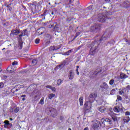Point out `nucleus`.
<instances>
[{
    "label": "nucleus",
    "instance_id": "2",
    "mask_svg": "<svg viewBox=\"0 0 130 130\" xmlns=\"http://www.w3.org/2000/svg\"><path fill=\"white\" fill-rule=\"evenodd\" d=\"M93 102L88 101L84 104V112L85 113H89L92 108V103Z\"/></svg>",
    "mask_w": 130,
    "mask_h": 130
},
{
    "label": "nucleus",
    "instance_id": "29",
    "mask_svg": "<svg viewBox=\"0 0 130 130\" xmlns=\"http://www.w3.org/2000/svg\"><path fill=\"white\" fill-rule=\"evenodd\" d=\"M45 39V40L49 41V40H50V39H51V36L49 34H47L46 35Z\"/></svg>",
    "mask_w": 130,
    "mask_h": 130
},
{
    "label": "nucleus",
    "instance_id": "48",
    "mask_svg": "<svg viewBox=\"0 0 130 130\" xmlns=\"http://www.w3.org/2000/svg\"><path fill=\"white\" fill-rule=\"evenodd\" d=\"M17 64H18V62H17L16 61H14L12 63V66H17Z\"/></svg>",
    "mask_w": 130,
    "mask_h": 130
},
{
    "label": "nucleus",
    "instance_id": "62",
    "mask_svg": "<svg viewBox=\"0 0 130 130\" xmlns=\"http://www.w3.org/2000/svg\"><path fill=\"white\" fill-rule=\"evenodd\" d=\"M10 120H11V121L13 120V118H10Z\"/></svg>",
    "mask_w": 130,
    "mask_h": 130
},
{
    "label": "nucleus",
    "instance_id": "43",
    "mask_svg": "<svg viewBox=\"0 0 130 130\" xmlns=\"http://www.w3.org/2000/svg\"><path fill=\"white\" fill-rule=\"evenodd\" d=\"M114 83V80L113 79H111L109 82L110 85H113Z\"/></svg>",
    "mask_w": 130,
    "mask_h": 130
},
{
    "label": "nucleus",
    "instance_id": "17",
    "mask_svg": "<svg viewBox=\"0 0 130 130\" xmlns=\"http://www.w3.org/2000/svg\"><path fill=\"white\" fill-rule=\"evenodd\" d=\"M102 72V69H96V71L94 72L93 71H91L89 73V74L90 75H95L96 76L97 74H100V73H101Z\"/></svg>",
    "mask_w": 130,
    "mask_h": 130
},
{
    "label": "nucleus",
    "instance_id": "50",
    "mask_svg": "<svg viewBox=\"0 0 130 130\" xmlns=\"http://www.w3.org/2000/svg\"><path fill=\"white\" fill-rule=\"evenodd\" d=\"M46 88H48V89H50L51 90L52 88V87L50 85H47L46 86Z\"/></svg>",
    "mask_w": 130,
    "mask_h": 130
},
{
    "label": "nucleus",
    "instance_id": "15",
    "mask_svg": "<svg viewBox=\"0 0 130 130\" xmlns=\"http://www.w3.org/2000/svg\"><path fill=\"white\" fill-rule=\"evenodd\" d=\"M18 48L19 49L23 48V40L21 38H18Z\"/></svg>",
    "mask_w": 130,
    "mask_h": 130
},
{
    "label": "nucleus",
    "instance_id": "47",
    "mask_svg": "<svg viewBox=\"0 0 130 130\" xmlns=\"http://www.w3.org/2000/svg\"><path fill=\"white\" fill-rule=\"evenodd\" d=\"M40 41V39H37L35 40V43H36V44H38V43H39V42Z\"/></svg>",
    "mask_w": 130,
    "mask_h": 130
},
{
    "label": "nucleus",
    "instance_id": "37",
    "mask_svg": "<svg viewBox=\"0 0 130 130\" xmlns=\"http://www.w3.org/2000/svg\"><path fill=\"white\" fill-rule=\"evenodd\" d=\"M121 100H122V98H121V96H120V95H117V100H116V102H118V101H120Z\"/></svg>",
    "mask_w": 130,
    "mask_h": 130
},
{
    "label": "nucleus",
    "instance_id": "26",
    "mask_svg": "<svg viewBox=\"0 0 130 130\" xmlns=\"http://www.w3.org/2000/svg\"><path fill=\"white\" fill-rule=\"evenodd\" d=\"M57 49H59V47L54 46L53 47H50V50H57Z\"/></svg>",
    "mask_w": 130,
    "mask_h": 130
},
{
    "label": "nucleus",
    "instance_id": "49",
    "mask_svg": "<svg viewBox=\"0 0 130 130\" xmlns=\"http://www.w3.org/2000/svg\"><path fill=\"white\" fill-rule=\"evenodd\" d=\"M53 92H55L56 91V88L55 87H52V89H51Z\"/></svg>",
    "mask_w": 130,
    "mask_h": 130
},
{
    "label": "nucleus",
    "instance_id": "6",
    "mask_svg": "<svg viewBox=\"0 0 130 130\" xmlns=\"http://www.w3.org/2000/svg\"><path fill=\"white\" fill-rule=\"evenodd\" d=\"M97 97V94L95 93H91L88 98V100L90 102H94L95 98Z\"/></svg>",
    "mask_w": 130,
    "mask_h": 130
},
{
    "label": "nucleus",
    "instance_id": "46",
    "mask_svg": "<svg viewBox=\"0 0 130 130\" xmlns=\"http://www.w3.org/2000/svg\"><path fill=\"white\" fill-rule=\"evenodd\" d=\"M87 9V10H93V5L89 6Z\"/></svg>",
    "mask_w": 130,
    "mask_h": 130
},
{
    "label": "nucleus",
    "instance_id": "32",
    "mask_svg": "<svg viewBox=\"0 0 130 130\" xmlns=\"http://www.w3.org/2000/svg\"><path fill=\"white\" fill-rule=\"evenodd\" d=\"M104 121L106 122H109V124H112V121L109 118H106Z\"/></svg>",
    "mask_w": 130,
    "mask_h": 130
},
{
    "label": "nucleus",
    "instance_id": "52",
    "mask_svg": "<svg viewBox=\"0 0 130 130\" xmlns=\"http://www.w3.org/2000/svg\"><path fill=\"white\" fill-rule=\"evenodd\" d=\"M76 72L77 73V75H80V73L79 72V70L78 69H76Z\"/></svg>",
    "mask_w": 130,
    "mask_h": 130
},
{
    "label": "nucleus",
    "instance_id": "38",
    "mask_svg": "<svg viewBox=\"0 0 130 130\" xmlns=\"http://www.w3.org/2000/svg\"><path fill=\"white\" fill-rule=\"evenodd\" d=\"M40 104H42V105H43L44 104V98H42L40 101Z\"/></svg>",
    "mask_w": 130,
    "mask_h": 130
},
{
    "label": "nucleus",
    "instance_id": "63",
    "mask_svg": "<svg viewBox=\"0 0 130 130\" xmlns=\"http://www.w3.org/2000/svg\"><path fill=\"white\" fill-rule=\"evenodd\" d=\"M76 68H77V69H78L79 68V67L77 66L76 67Z\"/></svg>",
    "mask_w": 130,
    "mask_h": 130
},
{
    "label": "nucleus",
    "instance_id": "1",
    "mask_svg": "<svg viewBox=\"0 0 130 130\" xmlns=\"http://www.w3.org/2000/svg\"><path fill=\"white\" fill-rule=\"evenodd\" d=\"M108 19L107 16L106 15V12L105 11H103L102 13L98 14V21H99V22L104 23Z\"/></svg>",
    "mask_w": 130,
    "mask_h": 130
},
{
    "label": "nucleus",
    "instance_id": "22",
    "mask_svg": "<svg viewBox=\"0 0 130 130\" xmlns=\"http://www.w3.org/2000/svg\"><path fill=\"white\" fill-rule=\"evenodd\" d=\"M120 79H126V78H128V76L124 73H121L120 74Z\"/></svg>",
    "mask_w": 130,
    "mask_h": 130
},
{
    "label": "nucleus",
    "instance_id": "14",
    "mask_svg": "<svg viewBox=\"0 0 130 130\" xmlns=\"http://www.w3.org/2000/svg\"><path fill=\"white\" fill-rule=\"evenodd\" d=\"M23 32H21V35H19L18 38H22L23 36H28V31H27V29H24Z\"/></svg>",
    "mask_w": 130,
    "mask_h": 130
},
{
    "label": "nucleus",
    "instance_id": "3",
    "mask_svg": "<svg viewBox=\"0 0 130 130\" xmlns=\"http://www.w3.org/2000/svg\"><path fill=\"white\" fill-rule=\"evenodd\" d=\"M110 35H111V34L106 31L101 37V38L100 39H99V40H97V41H100L101 43H103V42L105 41V40H106L107 38H109L110 37Z\"/></svg>",
    "mask_w": 130,
    "mask_h": 130
},
{
    "label": "nucleus",
    "instance_id": "54",
    "mask_svg": "<svg viewBox=\"0 0 130 130\" xmlns=\"http://www.w3.org/2000/svg\"><path fill=\"white\" fill-rule=\"evenodd\" d=\"M10 112H13L14 111V108H11L10 109Z\"/></svg>",
    "mask_w": 130,
    "mask_h": 130
},
{
    "label": "nucleus",
    "instance_id": "35",
    "mask_svg": "<svg viewBox=\"0 0 130 130\" xmlns=\"http://www.w3.org/2000/svg\"><path fill=\"white\" fill-rule=\"evenodd\" d=\"M31 63L32 66H35L37 64V59H33L31 61Z\"/></svg>",
    "mask_w": 130,
    "mask_h": 130
},
{
    "label": "nucleus",
    "instance_id": "30",
    "mask_svg": "<svg viewBox=\"0 0 130 130\" xmlns=\"http://www.w3.org/2000/svg\"><path fill=\"white\" fill-rule=\"evenodd\" d=\"M54 97H55V94H53V93H50L48 95V98L49 99H50V100H51V99H52V98H54Z\"/></svg>",
    "mask_w": 130,
    "mask_h": 130
},
{
    "label": "nucleus",
    "instance_id": "64",
    "mask_svg": "<svg viewBox=\"0 0 130 130\" xmlns=\"http://www.w3.org/2000/svg\"><path fill=\"white\" fill-rule=\"evenodd\" d=\"M5 49H6V48H4L3 49V50H5Z\"/></svg>",
    "mask_w": 130,
    "mask_h": 130
},
{
    "label": "nucleus",
    "instance_id": "11",
    "mask_svg": "<svg viewBox=\"0 0 130 130\" xmlns=\"http://www.w3.org/2000/svg\"><path fill=\"white\" fill-rule=\"evenodd\" d=\"M4 123H5L4 127L5 128H7L8 126L10 127H12L13 126V124H12V123H10L9 120H5Z\"/></svg>",
    "mask_w": 130,
    "mask_h": 130
},
{
    "label": "nucleus",
    "instance_id": "16",
    "mask_svg": "<svg viewBox=\"0 0 130 130\" xmlns=\"http://www.w3.org/2000/svg\"><path fill=\"white\" fill-rule=\"evenodd\" d=\"M96 50H97V47L95 46L94 47H91V49H90V54L93 55L95 54V52H96Z\"/></svg>",
    "mask_w": 130,
    "mask_h": 130
},
{
    "label": "nucleus",
    "instance_id": "57",
    "mask_svg": "<svg viewBox=\"0 0 130 130\" xmlns=\"http://www.w3.org/2000/svg\"><path fill=\"white\" fill-rule=\"evenodd\" d=\"M25 100H26V99H25V98H22V101H25Z\"/></svg>",
    "mask_w": 130,
    "mask_h": 130
},
{
    "label": "nucleus",
    "instance_id": "7",
    "mask_svg": "<svg viewBox=\"0 0 130 130\" xmlns=\"http://www.w3.org/2000/svg\"><path fill=\"white\" fill-rule=\"evenodd\" d=\"M21 33V30L20 29H12L11 31L10 35L12 36H17Z\"/></svg>",
    "mask_w": 130,
    "mask_h": 130
},
{
    "label": "nucleus",
    "instance_id": "5",
    "mask_svg": "<svg viewBox=\"0 0 130 130\" xmlns=\"http://www.w3.org/2000/svg\"><path fill=\"white\" fill-rule=\"evenodd\" d=\"M49 115L54 118L57 116V111L54 108H51L49 111Z\"/></svg>",
    "mask_w": 130,
    "mask_h": 130
},
{
    "label": "nucleus",
    "instance_id": "42",
    "mask_svg": "<svg viewBox=\"0 0 130 130\" xmlns=\"http://www.w3.org/2000/svg\"><path fill=\"white\" fill-rule=\"evenodd\" d=\"M18 91V89H16V88H13L11 89V92L12 93H15V92H17Z\"/></svg>",
    "mask_w": 130,
    "mask_h": 130
},
{
    "label": "nucleus",
    "instance_id": "51",
    "mask_svg": "<svg viewBox=\"0 0 130 130\" xmlns=\"http://www.w3.org/2000/svg\"><path fill=\"white\" fill-rule=\"evenodd\" d=\"M125 115H130V112L128 111H127L125 113Z\"/></svg>",
    "mask_w": 130,
    "mask_h": 130
},
{
    "label": "nucleus",
    "instance_id": "53",
    "mask_svg": "<svg viewBox=\"0 0 130 130\" xmlns=\"http://www.w3.org/2000/svg\"><path fill=\"white\" fill-rule=\"evenodd\" d=\"M46 13V11H45L43 14H41L42 17H44V16H45Z\"/></svg>",
    "mask_w": 130,
    "mask_h": 130
},
{
    "label": "nucleus",
    "instance_id": "13",
    "mask_svg": "<svg viewBox=\"0 0 130 130\" xmlns=\"http://www.w3.org/2000/svg\"><path fill=\"white\" fill-rule=\"evenodd\" d=\"M100 88L101 89H103V90H105L106 91H107L108 90V88L109 87L108 86V85H107V83L106 82H104L103 85H100Z\"/></svg>",
    "mask_w": 130,
    "mask_h": 130
},
{
    "label": "nucleus",
    "instance_id": "34",
    "mask_svg": "<svg viewBox=\"0 0 130 130\" xmlns=\"http://www.w3.org/2000/svg\"><path fill=\"white\" fill-rule=\"evenodd\" d=\"M73 52V49L70 50L69 51L64 53V55H70V53Z\"/></svg>",
    "mask_w": 130,
    "mask_h": 130
},
{
    "label": "nucleus",
    "instance_id": "59",
    "mask_svg": "<svg viewBox=\"0 0 130 130\" xmlns=\"http://www.w3.org/2000/svg\"><path fill=\"white\" fill-rule=\"evenodd\" d=\"M84 130H88V127H85Z\"/></svg>",
    "mask_w": 130,
    "mask_h": 130
},
{
    "label": "nucleus",
    "instance_id": "39",
    "mask_svg": "<svg viewBox=\"0 0 130 130\" xmlns=\"http://www.w3.org/2000/svg\"><path fill=\"white\" fill-rule=\"evenodd\" d=\"M61 83H62V80H61V79H58L57 81V84L58 86H59Z\"/></svg>",
    "mask_w": 130,
    "mask_h": 130
},
{
    "label": "nucleus",
    "instance_id": "60",
    "mask_svg": "<svg viewBox=\"0 0 130 130\" xmlns=\"http://www.w3.org/2000/svg\"><path fill=\"white\" fill-rule=\"evenodd\" d=\"M105 2H110V0H105Z\"/></svg>",
    "mask_w": 130,
    "mask_h": 130
},
{
    "label": "nucleus",
    "instance_id": "36",
    "mask_svg": "<svg viewBox=\"0 0 130 130\" xmlns=\"http://www.w3.org/2000/svg\"><path fill=\"white\" fill-rule=\"evenodd\" d=\"M101 122H102V123H101V124H100V125H101V126H103V127L105 126V121L104 120H101Z\"/></svg>",
    "mask_w": 130,
    "mask_h": 130
},
{
    "label": "nucleus",
    "instance_id": "4",
    "mask_svg": "<svg viewBox=\"0 0 130 130\" xmlns=\"http://www.w3.org/2000/svg\"><path fill=\"white\" fill-rule=\"evenodd\" d=\"M101 29V25L100 24L95 23L90 28V30L95 33H97L99 30Z\"/></svg>",
    "mask_w": 130,
    "mask_h": 130
},
{
    "label": "nucleus",
    "instance_id": "21",
    "mask_svg": "<svg viewBox=\"0 0 130 130\" xmlns=\"http://www.w3.org/2000/svg\"><path fill=\"white\" fill-rule=\"evenodd\" d=\"M125 92H126V88L120 89V90L119 91V94L120 95H123V94L125 93Z\"/></svg>",
    "mask_w": 130,
    "mask_h": 130
},
{
    "label": "nucleus",
    "instance_id": "33",
    "mask_svg": "<svg viewBox=\"0 0 130 130\" xmlns=\"http://www.w3.org/2000/svg\"><path fill=\"white\" fill-rule=\"evenodd\" d=\"M7 70V72H9V73H13V72H15V70H12V68L10 67H8Z\"/></svg>",
    "mask_w": 130,
    "mask_h": 130
},
{
    "label": "nucleus",
    "instance_id": "27",
    "mask_svg": "<svg viewBox=\"0 0 130 130\" xmlns=\"http://www.w3.org/2000/svg\"><path fill=\"white\" fill-rule=\"evenodd\" d=\"M79 31H80V32H76V36H75V38L73 39V40H75V39H76V38H77V37L79 36V35H80V34H81V32H83V29H82V28H81V29L79 30Z\"/></svg>",
    "mask_w": 130,
    "mask_h": 130
},
{
    "label": "nucleus",
    "instance_id": "25",
    "mask_svg": "<svg viewBox=\"0 0 130 130\" xmlns=\"http://www.w3.org/2000/svg\"><path fill=\"white\" fill-rule=\"evenodd\" d=\"M114 111L115 112L118 113V112H119V111H120V108L117 106L114 107Z\"/></svg>",
    "mask_w": 130,
    "mask_h": 130
},
{
    "label": "nucleus",
    "instance_id": "45",
    "mask_svg": "<svg viewBox=\"0 0 130 130\" xmlns=\"http://www.w3.org/2000/svg\"><path fill=\"white\" fill-rule=\"evenodd\" d=\"M59 119L60 120H61V121H63V120H64V117L60 116L59 117Z\"/></svg>",
    "mask_w": 130,
    "mask_h": 130
},
{
    "label": "nucleus",
    "instance_id": "18",
    "mask_svg": "<svg viewBox=\"0 0 130 130\" xmlns=\"http://www.w3.org/2000/svg\"><path fill=\"white\" fill-rule=\"evenodd\" d=\"M69 78L70 80H73L74 79V73L72 70L69 71Z\"/></svg>",
    "mask_w": 130,
    "mask_h": 130
},
{
    "label": "nucleus",
    "instance_id": "41",
    "mask_svg": "<svg viewBox=\"0 0 130 130\" xmlns=\"http://www.w3.org/2000/svg\"><path fill=\"white\" fill-rule=\"evenodd\" d=\"M19 110H20V108H19V107H16V108L14 109V112H15V113H18V112H19Z\"/></svg>",
    "mask_w": 130,
    "mask_h": 130
},
{
    "label": "nucleus",
    "instance_id": "61",
    "mask_svg": "<svg viewBox=\"0 0 130 130\" xmlns=\"http://www.w3.org/2000/svg\"><path fill=\"white\" fill-rule=\"evenodd\" d=\"M91 44H92V45H94V43L92 42L91 43Z\"/></svg>",
    "mask_w": 130,
    "mask_h": 130
},
{
    "label": "nucleus",
    "instance_id": "31",
    "mask_svg": "<svg viewBox=\"0 0 130 130\" xmlns=\"http://www.w3.org/2000/svg\"><path fill=\"white\" fill-rule=\"evenodd\" d=\"M123 121L125 122H128V121H129L130 120V118L129 117H125L123 118Z\"/></svg>",
    "mask_w": 130,
    "mask_h": 130
},
{
    "label": "nucleus",
    "instance_id": "44",
    "mask_svg": "<svg viewBox=\"0 0 130 130\" xmlns=\"http://www.w3.org/2000/svg\"><path fill=\"white\" fill-rule=\"evenodd\" d=\"M5 86V84H4L3 82L0 83V89L2 88H4V86Z\"/></svg>",
    "mask_w": 130,
    "mask_h": 130
},
{
    "label": "nucleus",
    "instance_id": "20",
    "mask_svg": "<svg viewBox=\"0 0 130 130\" xmlns=\"http://www.w3.org/2000/svg\"><path fill=\"white\" fill-rule=\"evenodd\" d=\"M12 5H13V3H10L9 5L6 4L5 5V7H6V8H8V10H9V11H10V12L12 11V10L13 8H12Z\"/></svg>",
    "mask_w": 130,
    "mask_h": 130
},
{
    "label": "nucleus",
    "instance_id": "28",
    "mask_svg": "<svg viewBox=\"0 0 130 130\" xmlns=\"http://www.w3.org/2000/svg\"><path fill=\"white\" fill-rule=\"evenodd\" d=\"M83 100H84V98L83 96H81V98H79V102H80V106H83Z\"/></svg>",
    "mask_w": 130,
    "mask_h": 130
},
{
    "label": "nucleus",
    "instance_id": "58",
    "mask_svg": "<svg viewBox=\"0 0 130 130\" xmlns=\"http://www.w3.org/2000/svg\"><path fill=\"white\" fill-rule=\"evenodd\" d=\"M46 43H47V44H49V43H50V41H49L47 42Z\"/></svg>",
    "mask_w": 130,
    "mask_h": 130
},
{
    "label": "nucleus",
    "instance_id": "8",
    "mask_svg": "<svg viewBox=\"0 0 130 130\" xmlns=\"http://www.w3.org/2000/svg\"><path fill=\"white\" fill-rule=\"evenodd\" d=\"M99 124H101L100 121L95 120L92 125V128H93L94 129H97V128L99 127Z\"/></svg>",
    "mask_w": 130,
    "mask_h": 130
},
{
    "label": "nucleus",
    "instance_id": "9",
    "mask_svg": "<svg viewBox=\"0 0 130 130\" xmlns=\"http://www.w3.org/2000/svg\"><path fill=\"white\" fill-rule=\"evenodd\" d=\"M49 28H53V31H57L58 29H59V27H58V25H57V23L56 22L54 23L52 25H49Z\"/></svg>",
    "mask_w": 130,
    "mask_h": 130
},
{
    "label": "nucleus",
    "instance_id": "23",
    "mask_svg": "<svg viewBox=\"0 0 130 130\" xmlns=\"http://www.w3.org/2000/svg\"><path fill=\"white\" fill-rule=\"evenodd\" d=\"M74 3V0H65L66 5H71Z\"/></svg>",
    "mask_w": 130,
    "mask_h": 130
},
{
    "label": "nucleus",
    "instance_id": "10",
    "mask_svg": "<svg viewBox=\"0 0 130 130\" xmlns=\"http://www.w3.org/2000/svg\"><path fill=\"white\" fill-rule=\"evenodd\" d=\"M121 7L125 8L126 9H128V8H130V1H126L124 2L121 4Z\"/></svg>",
    "mask_w": 130,
    "mask_h": 130
},
{
    "label": "nucleus",
    "instance_id": "19",
    "mask_svg": "<svg viewBox=\"0 0 130 130\" xmlns=\"http://www.w3.org/2000/svg\"><path fill=\"white\" fill-rule=\"evenodd\" d=\"M111 117L112 119L113 120L114 122H117L118 121V117L116 116L115 115H111Z\"/></svg>",
    "mask_w": 130,
    "mask_h": 130
},
{
    "label": "nucleus",
    "instance_id": "40",
    "mask_svg": "<svg viewBox=\"0 0 130 130\" xmlns=\"http://www.w3.org/2000/svg\"><path fill=\"white\" fill-rule=\"evenodd\" d=\"M115 89H113L110 92L111 95H114L115 94Z\"/></svg>",
    "mask_w": 130,
    "mask_h": 130
},
{
    "label": "nucleus",
    "instance_id": "12",
    "mask_svg": "<svg viewBox=\"0 0 130 130\" xmlns=\"http://www.w3.org/2000/svg\"><path fill=\"white\" fill-rule=\"evenodd\" d=\"M66 63H67V61L64 60L62 62V63L58 66H57L55 68V70L61 69H62L65 66Z\"/></svg>",
    "mask_w": 130,
    "mask_h": 130
},
{
    "label": "nucleus",
    "instance_id": "55",
    "mask_svg": "<svg viewBox=\"0 0 130 130\" xmlns=\"http://www.w3.org/2000/svg\"><path fill=\"white\" fill-rule=\"evenodd\" d=\"M21 97L25 98V97H26V95H25V94L22 95H21Z\"/></svg>",
    "mask_w": 130,
    "mask_h": 130
},
{
    "label": "nucleus",
    "instance_id": "24",
    "mask_svg": "<svg viewBox=\"0 0 130 130\" xmlns=\"http://www.w3.org/2000/svg\"><path fill=\"white\" fill-rule=\"evenodd\" d=\"M99 110L100 112L103 113L105 110H106V108L104 107H100L99 109Z\"/></svg>",
    "mask_w": 130,
    "mask_h": 130
},
{
    "label": "nucleus",
    "instance_id": "56",
    "mask_svg": "<svg viewBox=\"0 0 130 130\" xmlns=\"http://www.w3.org/2000/svg\"><path fill=\"white\" fill-rule=\"evenodd\" d=\"M4 79H7V78H8V76H4Z\"/></svg>",
    "mask_w": 130,
    "mask_h": 130
}]
</instances>
